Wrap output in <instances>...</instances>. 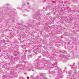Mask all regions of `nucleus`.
Returning <instances> with one entry per match:
<instances>
[{
    "label": "nucleus",
    "mask_w": 79,
    "mask_h": 79,
    "mask_svg": "<svg viewBox=\"0 0 79 79\" xmlns=\"http://www.w3.org/2000/svg\"><path fill=\"white\" fill-rule=\"evenodd\" d=\"M27 5H29V3H27Z\"/></svg>",
    "instance_id": "f257e3e1"
}]
</instances>
